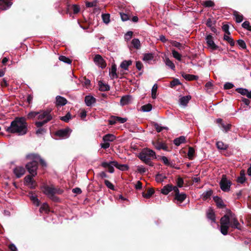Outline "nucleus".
<instances>
[{"label": "nucleus", "mask_w": 251, "mask_h": 251, "mask_svg": "<svg viewBox=\"0 0 251 251\" xmlns=\"http://www.w3.org/2000/svg\"><path fill=\"white\" fill-rule=\"evenodd\" d=\"M6 130L12 133H17L19 135H23L26 133L27 123L23 117L16 118L11 123L10 126L6 127Z\"/></svg>", "instance_id": "1"}, {"label": "nucleus", "mask_w": 251, "mask_h": 251, "mask_svg": "<svg viewBox=\"0 0 251 251\" xmlns=\"http://www.w3.org/2000/svg\"><path fill=\"white\" fill-rule=\"evenodd\" d=\"M221 232L224 235L227 234L229 227L240 229V224L237 219L231 214L226 215L221 219Z\"/></svg>", "instance_id": "2"}, {"label": "nucleus", "mask_w": 251, "mask_h": 251, "mask_svg": "<svg viewBox=\"0 0 251 251\" xmlns=\"http://www.w3.org/2000/svg\"><path fill=\"white\" fill-rule=\"evenodd\" d=\"M26 158L32 160L27 163L26 168L29 173L33 176H35L37 174L38 162H39L43 166H47L46 162L37 154H29L26 155Z\"/></svg>", "instance_id": "3"}, {"label": "nucleus", "mask_w": 251, "mask_h": 251, "mask_svg": "<svg viewBox=\"0 0 251 251\" xmlns=\"http://www.w3.org/2000/svg\"><path fill=\"white\" fill-rule=\"evenodd\" d=\"M138 157L147 165L153 166V163L151 160L156 158V154L153 150L146 148L139 154Z\"/></svg>", "instance_id": "4"}, {"label": "nucleus", "mask_w": 251, "mask_h": 251, "mask_svg": "<svg viewBox=\"0 0 251 251\" xmlns=\"http://www.w3.org/2000/svg\"><path fill=\"white\" fill-rule=\"evenodd\" d=\"M52 119V116L49 110L43 111L39 112L37 116L38 121L35 122V125L37 127H41Z\"/></svg>", "instance_id": "5"}, {"label": "nucleus", "mask_w": 251, "mask_h": 251, "mask_svg": "<svg viewBox=\"0 0 251 251\" xmlns=\"http://www.w3.org/2000/svg\"><path fill=\"white\" fill-rule=\"evenodd\" d=\"M41 189L46 195L53 201L57 200L56 197H55V194H61L63 193L62 189L55 188L52 185H44L41 187Z\"/></svg>", "instance_id": "6"}, {"label": "nucleus", "mask_w": 251, "mask_h": 251, "mask_svg": "<svg viewBox=\"0 0 251 251\" xmlns=\"http://www.w3.org/2000/svg\"><path fill=\"white\" fill-rule=\"evenodd\" d=\"M231 182L227 180L225 176H223L220 182L221 189L225 192H228L230 190Z\"/></svg>", "instance_id": "7"}, {"label": "nucleus", "mask_w": 251, "mask_h": 251, "mask_svg": "<svg viewBox=\"0 0 251 251\" xmlns=\"http://www.w3.org/2000/svg\"><path fill=\"white\" fill-rule=\"evenodd\" d=\"M175 199L177 201V203H181L186 198L185 194L182 193H180L177 187H175Z\"/></svg>", "instance_id": "8"}, {"label": "nucleus", "mask_w": 251, "mask_h": 251, "mask_svg": "<svg viewBox=\"0 0 251 251\" xmlns=\"http://www.w3.org/2000/svg\"><path fill=\"white\" fill-rule=\"evenodd\" d=\"M71 131L69 128L62 129L58 130L56 133V135L61 138H67L69 137Z\"/></svg>", "instance_id": "9"}, {"label": "nucleus", "mask_w": 251, "mask_h": 251, "mask_svg": "<svg viewBox=\"0 0 251 251\" xmlns=\"http://www.w3.org/2000/svg\"><path fill=\"white\" fill-rule=\"evenodd\" d=\"M32 176H27L25 177V184L31 189L35 188L37 184L35 181L32 178Z\"/></svg>", "instance_id": "10"}, {"label": "nucleus", "mask_w": 251, "mask_h": 251, "mask_svg": "<svg viewBox=\"0 0 251 251\" xmlns=\"http://www.w3.org/2000/svg\"><path fill=\"white\" fill-rule=\"evenodd\" d=\"M94 61L95 64L101 68H104L106 67V63L103 59L99 54L95 55L94 58Z\"/></svg>", "instance_id": "11"}, {"label": "nucleus", "mask_w": 251, "mask_h": 251, "mask_svg": "<svg viewBox=\"0 0 251 251\" xmlns=\"http://www.w3.org/2000/svg\"><path fill=\"white\" fill-rule=\"evenodd\" d=\"M25 172V168L22 166H17L13 169V173L17 178H20L23 176Z\"/></svg>", "instance_id": "12"}, {"label": "nucleus", "mask_w": 251, "mask_h": 251, "mask_svg": "<svg viewBox=\"0 0 251 251\" xmlns=\"http://www.w3.org/2000/svg\"><path fill=\"white\" fill-rule=\"evenodd\" d=\"M206 41L208 46L212 49V50H216L218 48V46L215 44L213 37L211 35H208L206 37Z\"/></svg>", "instance_id": "13"}, {"label": "nucleus", "mask_w": 251, "mask_h": 251, "mask_svg": "<svg viewBox=\"0 0 251 251\" xmlns=\"http://www.w3.org/2000/svg\"><path fill=\"white\" fill-rule=\"evenodd\" d=\"M152 145L154 148L158 150H163L164 151H167L168 150L167 146L163 142L158 141L152 142Z\"/></svg>", "instance_id": "14"}, {"label": "nucleus", "mask_w": 251, "mask_h": 251, "mask_svg": "<svg viewBox=\"0 0 251 251\" xmlns=\"http://www.w3.org/2000/svg\"><path fill=\"white\" fill-rule=\"evenodd\" d=\"M175 187L171 184H168L163 187L161 190V193L164 195H167L172 191L175 192Z\"/></svg>", "instance_id": "15"}, {"label": "nucleus", "mask_w": 251, "mask_h": 251, "mask_svg": "<svg viewBox=\"0 0 251 251\" xmlns=\"http://www.w3.org/2000/svg\"><path fill=\"white\" fill-rule=\"evenodd\" d=\"M109 76L111 79H115L118 77L117 74V67L116 65H112L111 69L109 70Z\"/></svg>", "instance_id": "16"}, {"label": "nucleus", "mask_w": 251, "mask_h": 251, "mask_svg": "<svg viewBox=\"0 0 251 251\" xmlns=\"http://www.w3.org/2000/svg\"><path fill=\"white\" fill-rule=\"evenodd\" d=\"M191 99V97L189 95L180 98L179 100L180 105L184 107L186 106Z\"/></svg>", "instance_id": "17"}, {"label": "nucleus", "mask_w": 251, "mask_h": 251, "mask_svg": "<svg viewBox=\"0 0 251 251\" xmlns=\"http://www.w3.org/2000/svg\"><path fill=\"white\" fill-rule=\"evenodd\" d=\"M132 101V98L129 95L123 96L120 100V103L122 105H125L130 103Z\"/></svg>", "instance_id": "18"}, {"label": "nucleus", "mask_w": 251, "mask_h": 251, "mask_svg": "<svg viewBox=\"0 0 251 251\" xmlns=\"http://www.w3.org/2000/svg\"><path fill=\"white\" fill-rule=\"evenodd\" d=\"M96 101V99L92 96H86L85 98V102L88 106H92Z\"/></svg>", "instance_id": "19"}, {"label": "nucleus", "mask_w": 251, "mask_h": 251, "mask_svg": "<svg viewBox=\"0 0 251 251\" xmlns=\"http://www.w3.org/2000/svg\"><path fill=\"white\" fill-rule=\"evenodd\" d=\"M28 196L30 200L35 205L38 206L39 205L40 201L37 198V195L35 194H34L32 192H29L28 194Z\"/></svg>", "instance_id": "20"}, {"label": "nucleus", "mask_w": 251, "mask_h": 251, "mask_svg": "<svg viewBox=\"0 0 251 251\" xmlns=\"http://www.w3.org/2000/svg\"><path fill=\"white\" fill-rule=\"evenodd\" d=\"M67 102V100L64 97L57 96L56 97V103L58 106L65 105Z\"/></svg>", "instance_id": "21"}, {"label": "nucleus", "mask_w": 251, "mask_h": 251, "mask_svg": "<svg viewBox=\"0 0 251 251\" xmlns=\"http://www.w3.org/2000/svg\"><path fill=\"white\" fill-rule=\"evenodd\" d=\"M116 139V136L112 134H107L103 136L102 140L104 142H111L114 141Z\"/></svg>", "instance_id": "22"}, {"label": "nucleus", "mask_w": 251, "mask_h": 251, "mask_svg": "<svg viewBox=\"0 0 251 251\" xmlns=\"http://www.w3.org/2000/svg\"><path fill=\"white\" fill-rule=\"evenodd\" d=\"M207 217L209 220H210L211 223H215V216L214 211L212 209H209L207 212Z\"/></svg>", "instance_id": "23"}, {"label": "nucleus", "mask_w": 251, "mask_h": 251, "mask_svg": "<svg viewBox=\"0 0 251 251\" xmlns=\"http://www.w3.org/2000/svg\"><path fill=\"white\" fill-rule=\"evenodd\" d=\"M132 64L131 60H124L120 65V67L125 70H128V67Z\"/></svg>", "instance_id": "24"}, {"label": "nucleus", "mask_w": 251, "mask_h": 251, "mask_svg": "<svg viewBox=\"0 0 251 251\" xmlns=\"http://www.w3.org/2000/svg\"><path fill=\"white\" fill-rule=\"evenodd\" d=\"M99 89L101 91H106L109 90V86L102 81H100L99 83Z\"/></svg>", "instance_id": "25"}, {"label": "nucleus", "mask_w": 251, "mask_h": 251, "mask_svg": "<svg viewBox=\"0 0 251 251\" xmlns=\"http://www.w3.org/2000/svg\"><path fill=\"white\" fill-rule=\"evenodd\" d=\"M185 141V137L183 136H180L174 140V143L175 145L178 146L181 144L184 143Z\"/></svg>", "instance_id": "26"}, {"label": "nucleus", "mask_w": 251, "mask_h": 251, "mask_svg": "<svg viewBox=\"0 0 251 251\" xmlns=\"http://www.w3.org/2000/svg\"><path fill=\"white\" fill-rule=\"evenodd\" d=\"M154 58V55L152 53H145L143 55V60L146 62H149L152 60Z\"/></svg>", "instance_id": "27"}, {"label": "nucleus", "mask_w": 251, "mask_h": 251, "mask_svg": "<svg viewBox=\"0 0 251 251\" xmlns=\"http://www.w3.org/2000/svg\"><path fill=\"white\" fill-rule=\"evenodd\" d=\"M213 200L216 203V204L218 207L220 208H222L224 206V202L220 198H219L218 196H215L213 197Z\"/></svg>", "instance_id": "28"}, {"label": "nucleus", "mask_w": 251, "mask_h": 251, "mask_svg": "<svg viewBox=\"0 0 251 251\" xmlns=\"http://www.w3.org/2000/svg\"><path fill=\"white\" fill-rule=\"evenodd\" d=\"M182 75L183 78H184L186 80H197L198 78V76L193 75L184 74H182Z\"/></svg>", "instance_id": "29"}, {"label": "nucleus", "mask_w": 251, "mask_h": 251, "mask_svg": "<svg viewBox=\"0 0 251 251\" xmlns=\"http://www.w3.org/2000/svg\"><path fill=\"white\" fill-rule=\"evenodd\" d=\"M131 44L133 47L136 49H139L141 47L140 41L139 39L134 38L131 41Z\"/></svg>", "instance_id": "30"}, {"label": "nucleus", "mask_w": 251, "mask_h": 251, "mask_svg": "<svg viewBox=\"0 0 251 251\" xmlns=\"http://www.w3.org/2000/svg\"><path fill=\"white\" fill-rule=\"evenodd\" d=\"M212 193H213V192L211 190L207 191L206 192H204L201 195V198L203 200H206L208 199V198H209L211 197V196L212 195Z\"/></svg>", "instance_id": "31"}, {"label": "nucleus", "mask_w": 251, "mask_h": 251, "mask_svg": "<svg viewBox=\"0 0 251 251\" xmlns=\"http://www.w3.org/2000/svg\"><path fill=\"white\" fill-rule=\"evenodd\" d=\"M170 43L173 46H174L179 50H183L184 49V46L180 44L179 42H176V41H170Z\"/></svg>", "instance_id": "32"}, {"label": "nucleus", "mask_w": 251, "mask_h": 251, "mask_svg": "<svg viewBox=\"0 0 251 251\" xmlns=\"http://www.w3.org/2000/svg\"><path fill=\"white\" fill-rule=\"evenodd\" d=\"M111 165L118 167V163L116 161H111L109 162H103L101 163V166L106 168H107Z\"/></svg>", "instance_id": "33"}, {"label": "nucleus", "mask_w": 251, "mask_h": 251, "mask_svg": "<svg viewBox=\"0 0 251 251\" xmlns=\"http://www.w3.org/2000/svg\"><path fill=\"white\" fill-rule=\"evenodd\" d=\"M172 55L175 58H176L178 61L181 60L182 55L179 52H178L174 49L172 50Z\"/></svg>", "instance_id": "34"}, {"label": "nucleus", "mask_w": 251, "mask_h": 251, "mask_svg": "<svg viewBox=\"0 0 251 251\" xmlns=\"http://www.w3.org/2000/svg\"><path fill=\"white\" fill-rule=\"evenodd\" d=\"M40 211L41 212H44L46 213H49L50 212L49 205L46 203H43L40 208Z\"/></svg>", "instance_id": "35"}, {"label": "nucleus", "mask_w": 251, "mask_h": 251, "mask_svg": "<svg viewBox=\"0 0 251 251\" xmlns=\"http://www.w3.org/2000/svg\"><path fill=\"white\" fill-rule=\"evenodd\" d=\"M216 145H217V148L220 150H226L228 147V146L226 144H224L222 141L217 142L216 143Z\"/></svg>", "instance_id": "36"}, {"label": "nucleus", "mask_w": 251, "mask_h": 251, "mask_svg": "<svg viewBox=\"0 0 251 251\" xmlns=\"http://www.w3.org/2000/svg\"><path fill=\"white\" fill-rule=\"evenodd\" d=\"M246 180L245 175L244 171L240 172V176L238 177L237 181L240 183H243Z\"/></svg>", "instance_id": "37"}, {"label": "nucleus", "mask_w": 251, "mask_h": 251, "mask_svg": "<svg viewBox=\"0 0 251 251\" xmlns=\"http://www.w3.org/2000/svg\"><path fill=\"white\" fill-rule=\"evenodd\" d=\"M224 40L227 41L230 46H233L234 45L235 43L233 39L230 36H229V35L225 34L224 36Z\"/></svg>", "instance_id": "38"}, {"label": "nucleus", "mask_w": 251, "mask_h": 251, "mask_svg": "<svg viewBox=\"0 0 251 251\" xmlns=\"http://www.w3.org/2000/svg\"><path fill=\"white\" fill-rule=\"evenodd\" d=\"M234 16L235 17L236 22L237 23H241V22H242V21L243 20V16L242 15L240 14L237 12H235L234 13Z\"/></svg>", "instance_id": "39"}, {"label": "nucleus", "mask_w": 251, "mask_h": 251, "mask_svg": "<svg viewBox=\"0 0 251 251\" xmlns=\"http://www.w3.org/2000/svg\"><path fill=\"white\" fill-rule=\"evenodd\" d=\"M165 64L166 65L168 66L169 68H170L172 70H175V65L174 64V63L169 59V58H166L165 59Z\"/></svg>", "instance_id": "40"}, {"label": "nucleus", "mask_w": 251, "mask_h": 251, "mask_svg": "<svg viewBox=\"0 0 251 251\" xmlns=\"http://www.w3.org/2000/svg\"><path fill=\"white\" fill-rule=\"evenodd\" d=\"M152 105L151 104H147L141 107V109L143 112H150L152 109Z\"/></svg>", "instance_id": "41"}, {"label": "nucleus", "mask_w": 251, "mask_h": 251, "mask_svg": "<svg viewBox=\"0 0 251 251\" xmlns=\"http://www.w3.org/2000/svg\"><path fill=\"white\" fill-rule=\"evenodd\" d=\"M98 1L97 0H93V1L89 2V1H86L85 4L87 8L89 7H95L97 6Z\"/></svg>", "instance_id": "42"}, {"label": "nucleus", "mask_w": 251, "mask_h": 251, "mask_svg": "<svg viewBox=\"0 0 251 251\" xmlns=\"http://www.w3.org/2000/svg\"><path fill=\"white\" fill-rule=\"evenodd\" d=\"M157 85L156 84H154L151 89V97L152 99H154L156 97V92L157 90Z\"/></svg>", "instance_id": "43"}, {"label": "nucleus", "mask_w": 251, "mask_h": 251, "mask_svg": "<svg viewBox=\"0 0 251 251\" xmlns=\"http://www.w3.org/2000/svg\"><path fill=\"white\" fill-rule=\"evenodd\" d=\"M166 177L162 174H158L156 176L155 180L157 182H161L166 179Z\"/></svg>", "instance_id": "44"}, {"label": "nucleus", "mask_w": 251, "mask_h": 251, "mask_svg": "<svg viewBox=\"0 0 251 251\" xmlns=\"http://www.w3.org/2000/svg\"><path fill=\"white\" fill-rule=\"evenodd\" d=\"M154 192V191L152 189H149L146 193L143 194V196L146 198H149L153 195Z\"/></svg>", "instance_id": "45"}, {"label": "nucleus", "mask_w": 251, "mask_h": 251, "mask_svg": "<svg viewBox=\"0 0 251 251\" xmlns=\"http://www.w3.org/2000/svg\"><path fill=\"white\" fill-rule=\"evenodd\" d=\"M102 19L103 22L107 24L110 22V15L109 14H103L102 15Z\"/></svg>", "instance_id": "46"}, {"label": "nucleus", "mask_w": 251, "mask_h": 251, "mask_svg": "<svg viewBox=\"0 0 251 251\" xmlns=\"http://www.w3.org/2000/svg\"><path fill=\"white\" fill-rule=\"evenodd\" d=\"M195 154V150L193 148L190 147L188 152V156L190 159H193Z\"/></svg>", "instance_id": "47"}, {"label": "nucleus", "mask_w": 251, "mask_h": 251, "mask_svg": "<svg viewBox=\"0 0 251 251\" xmlns=\"http://www.w3.org/2000/svg\"><path fill=\"white\" fill-rule=\"evenodd\" d=\"M82 83L83 87L88 88L90 85L91 82L89 79L84 78H83V80H82Z\"/></svg>", "instance_id": "48"}, {"label": "nucleus", "mask_w": 251, "mask_h": 251, "mask_svg": "<svg viewBox=\"0 0 251 251\" xmlns=\"http://www.w3.org/2000/svg\"><path fill=\"white\" fill-rule=\"evenodd\" d=\"M59 59L60 61L64 62L67 64H71L72 62L71 60L69 58L66 57L65 56H63V55L60 56L59 57Z\"/></svg>", "instance_id": "49"}, {"label": "nucleus", "mask_w": 251, "mask_h": 251, "mask_svg": "<svg viewBox=\"0 0 251 251\" xmlns=\"http://www.w3.org/2000/svg\"><path fill=\"white\" fill-rule=\"evenodd\" d=\"M179 84H180V82L179 80L177 78H174L170 82V87L172 88H173L175 86L178 85Z\"/></svg>", "instance_id": "50"}, {"label": "nucleus", "mask_w": 251, "mask_h": 251, "mask_svg": "<svg viewBox=\"0 0 251 251\" xmlns=\"http://www.w3.org/2000/svg\"><path fill=\"white\" fill-rule=\"evenodd\" d=\"M154 127L156 129V130L158 132H161L163 129H167L168 127L165 126H160L159 124L156 123L154 124Z\"/></svg>", "instance_id": "51"}, {"label": "nucleus", "mask_w": 251, "mask_h": 251, "mask_svg": "<svg viewBox=\"0 0 251 251\" xmlns=\"http://www.w3.org/2000/svg\"><path fill=\"white\" fill-rule=\"evenodd\" d=\"M248 90L247 89L239 88L236 89V91L242 95L247 96Z\"/></svg>", "instance_id": "52"}, {"label": "nucleus", "mask_w": 251, "mask_h": 251, "mask_svg": "<svg viewBox=\"0 0 251 251\" xmlns=\"http://www.w3.org/2000/svg\"><path fill=\"white\" fill-rule=\"evenodd\" d=\"M242 26L243 28L251 31V25H250V23L248 21L244 22L242 24Z\"/></svg>", "instance_id": "53"}, {"label": "nucleus", "mask_w": 251, "mask_h": 251, "mask_svg": "<svg viewBox=\"0 0 251 251\" xmlns=\"http://www.w3.org/2000/svg\"><path fill=\"white\" fill-rule=\"evenodd\" d=\"M206 25L208 27H211L215 25V21L209 18L206 21Z\"/></svg>", "instance_id": "54"}, {"label": "nucleus", "mask_w": 251, "mask_h": 251, "mask_svg": "<svg viewBox=\"0 0 251 251\" xmlns=\"http://www.w3.org/2000/svg\"><path fill=\"white\" fill-rule=\"evenodd\" d=\"M231 126V125L229 124H227L226 125L222 124L221 127L225 132H227L230 129Z\"/></svg>", "instance_id": "55"}, {"label": "nucleus", "mask_w": 251, "mask_h": 251, "mask_svg": "<svg viewBox=\"0 0 251 251\" xmlns=\"http://www.w3.org/2000/svg\"><path fill=\"white\" fill-rule=\"evenodd\" d=\"M38 129L36 130V134L38 135H42L44 134L46 132V130L45 128L41 127H38Z\"/></svg>", "instance_id": "56"}, {"label": "nucleus", "mask_w": 251, "mask_h": 251, "mask_svg": "<svg viewBox=\"0 0 251 251\" xmlns=\"http://www.w3.org/2000/svg\"><path fill=\"white\" fill-rule=\"evenodd\" d=\"M39 114V112H31L28 113L27 115V118L28 119H33L36 116H38V115Z\"/></svg>", "instance_id": "57"}, {"label": "nucleus", "mask_w": 251, "mask_h": 251, "mask_svg": "<svg viewBox=\"0 0 251 251\" xmlns=\"http://www.w3.org/2000/svg\"><path fill=\"white\" fill-rule=\"evenodd\" d=\"M137 171L140 174H144L147 171V169L143 166H138Z\"/></svg>", "instance_id": "58"}, {"label": "nucleus", "mask_w": 251, "mask_h": 251, "mask_svg": "<svg viewBox=\"0 0 251 251\" xmlns=\"http://www.w3.org/2000/svg\"><path fill=\"white\" fill-rule=\"evenodd\" d=\"M133 35V32L131 31H128L126 32V33L125 35V39L126 41L129 40Z\"/></svg>", "instance_id": "59"}, {"label": "nucleus", "mask_w": 251, "mask_h": 251, "mask_svg": "<svg viewBox=\"0 0 251 251\" xmlns=\"http://www.w3.org/2000/svg\"><path fill=\"white\" fill-rule=\"evenodd\" d=\"M203 5L205 7H212L214 5V2L211 0H206L203 2Z\"/></svg>", "instance_id": "60"}, {"label": "nucleus", "mask_w": 251, "mask_h": 251, "mask_svg": "<svg viewBox=\"0 0 251 251\" xmlns=\"http://www.w3.org/2000/svg\"><path fill=\"white\" fill-rule=\"evenodd\" d=\"M104 183L105 185L111 190H114V185L108 180H104Z\"/></svg>", "instance_id": "61"}, {"label": "nucleus", "mask_w": 251, "mask_h": 251, "mask_svg": "<svg viewBox=\"0 0 251 251\" xmlns=\"http://www.w3.org/2000/svg\"><path fill=\"white\" fill-rule=\"evenodd\" d=\"M71 118V115L69 113H68L66 116L62 117L60 119L65 122H68Z\"/></svg>", "instance_id": "62"}, {"label": "nucleus", "mask_w": 251, "mask_h": 251, "mask_svg": "<svg viewBox=\"0 0 251 251\" xmlns=\"http://www.w3.org/2000/svg\"><path fill=\"white\" fill-rule=\"evenodd\" d=\"M177 187H182L184 183L183 180L181 177H179L176 181Z\"/></svg>", "instance_id": "63"}, {"label": "nucleus", "mask_w": 251, "mask_h": 251, "mask_svg": "<svg viewBox=\"0 0 251 251\" xmlns=\"http://www.w3.org/2000/svg\"><path fill=\"white\" fill-rule=\"evenodd\" d=\"M237 43L241 48L245 49L246 48L245 42L243 40H238L237 41Z\"/></svg>", "instance_id": "64"}]
</instances>
